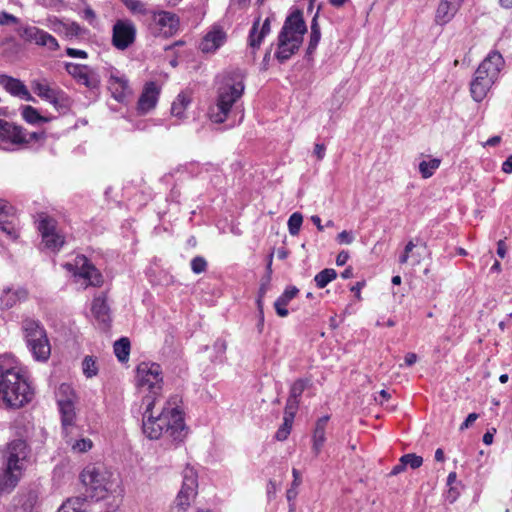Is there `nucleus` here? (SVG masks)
<instances>
[{"mask_svg": "<svg viewBox=\"0 0 512 512\" xmlns=\"http://www.w3.org/2000/svg\"><path fill=\"white\" fill-rule=\"evenodd\" d=\"M0 140L13 146H24L45 140V133L27 132L23 127L0 119Z\"/></svg>", "mask_w": 512, "mask_h": 512, "instance_id": "nucleus-7", "label": "nucleus"}, {"mask_svg": "<svg viewBox=\"0 0 512 512\" xmlns=\"http://www.w3.org/2000/svg\"><path fill=\"white\" fill-rule=\"evenodd\" d=\"M59 412L61 416V424L65 436L68 437L72 428L76 424V411H75V403H67L63 405H58Z\"/></svg>", "mask_w": 512, "mask_h": 512, "instance_id": "nucleus-30", "label": "nucleus"}, {"mask_svg": "<svg viewBox=\"0 0 512 512\" xmlns=\"http://www.w3.org/2000/svg\"><path fill=\"white\" fill-rule=\"evenodd\" d=\"M159 95L160 88L155 82L146 83L137 102L138 113L145 115L153 110L157 105Z\"/></svg>", "mask_w": 512, "mask_h": 512, "instance_id": "nucleus-18", "label": "nucleus"}, {"mask_svg": "<svg viewBox=\"0 0 512 512\" xmlns=\"http://www.w3.org/2000/svg\"><path fill=\"white\" fill-rule=\"evenodd\" d=\"M18 217L15 209L8 202L0 200V230L10 239L18 238Z\"/></svg>", "mask_w": 512, "mask_h": 512, "instance_id": "nucleus-16", "label": "nucleus"}, {"mask_svg": "<svg viewBox=\"0 0 512 512\" xmlns=\"http://www.w3.org/2000/svg\"><path fill=\"white\" fill-rule=\"evenodd\" d=\"M32 89L37 96L51 103L59 113L69 110L70 99L62 90L51 87L45 81L34 82Z\"/></svg>", "mask_w": 512, "mask_h": 512, "instance_id": "nucleus-10", "label": "nucleus"}, {"mask_svg": "<svg viewBox=\"0 0 512 512\" xmlns=\"http://www.w3.org/2000/svg\"><path fill=\"white\" fill-rule=\"evenodd\" d=\"M303 223V216L299 212H294L288 219V230L292 236H297Z\"/></svg>", "mask_w": 512, "mask_h": 512, "instance_id": "nucleus-44", "label": "nucleus"}, {"mask_svg": "<svg viewBox=\"0 0 512 512\" xmlns=\"http://www.w3.org/2000/svg\"><path fill=\"white\" fill-rule=\"evenodd\" d=\"M65 268L87 281V285L100 287L103 276L93 263L84 255H77L72 263H66Z\"/></svg>", "mask_w": 512, "mask_h": 512, "instance_id": "nucleus-9", "label": "nucleus"}, {"mask_svg": "<svg viewBox=\"0 0 512 512\" xmlns=\"http://www.w3.org/2000/svg\"><path fill=\"white\" fill-rule=\"evenodd\" d=\"M326 153V146L322 143H315L313 154L317 158L318 161L324 159Z\"/></svg>", "mask_w": 512, "mask_h": 512, "instance_id": "nucleus-55", "label": "nucleus"}, {"mask_svg": "<svg viewBox=\"0 0 512 512\" xmlns=\"http://www.w3.org/2000/svg\"><path fill=\"white\" fill-rule=\"evenodd\" d=\"M178 26L179 18L174 13L160 11L152 17L151 29L155 35L172 36L178 30Z\"/></svg>", "mask_w": 512, "mask_h": 512, "instance_id": "nucleus-14", "label": "nucleus"}, {"mask_svg": "<svg viewBox=\"0 0 512 512\" xmlns=\"http://www.w3.org/2000/svg\"><path fill=\"white\" fill-rule=\"evenodd\" d=\"M191 102V97L186 92H181L178 94L176 99L173 101L171 106V113L175 117L181 119L184 115V112L188 105Z\"/></svg>", "mask_w": 512, "mask_h": 512, "instance_id": "nucleus-34", "label": "nucleus"}, {"mask_svg": "<svg viewBox=\"0 0 512 512\" xmlns=\"http://www.w3.org/2000/svg\"><path fill=\"white\" fill-rule=\"evenodd\" d=\"M114 353L120 362H126L130 354V341L122 337L114 343Z\"/></svg>", "mask_w": 512, "mask_h": 512, "instance_id": "nucleus-37", "label": "nucleus"}, {"mask_svg": "<svg viewBox=\"0 0 512 512\" xmlns=\"http://www.w3.org/2000/svg\"><path fill=\"white\" fill-rule=\"evenodd\" d=\"M336 277L337 272L334 269L326 268L315 275L314 281L319 289H323Z\"/></svg>", "mask_w": 512, "mask_h": 512, "instance_id": "nucleus-39", "label": "nucleus"}, {"mask_svg": "<svg viewBox=\"0 0 512 512\" xmlns=\"http://www.w3.org/2000/svg\"><path fill=\"white\" fill-rule=\"evenodd\" d=\"M82 371L86 378H92L98 374L99 367L93 356H86L82 361Z\"/></svg>", "mask_w": 512, "mask_h": 512, "instance_id": "nucleus-43", "label": "nucleus"}, {"mask_svg": "<svg viewBox=\"0 0 512 512\" xmlns=\"http://www.w3.org/2000/svg\"><path fill=\"white\" fill-rule=\"evenodd\" d=\"M84 499L80 497L67 499L57 512H85Z\"/></svg>", "mask_w": 512, "mask_h": 512, "instance_id": "nucleus-40", "label": "nucleus"}, {"mask_svg": "<svg viewBox=\"0 0 512 512\" xmlns=\"http://www.w3.org/2000/svg\"><path fill=\"white\" fill-rule=\"evenodd\" d=\"M136 383L139 388L146 389L150 393L143 398L145 410L142 431L144 435L151 440L162 438L171 444L182 443L188 434V427L180 407L182 399L179 395L169 397L161 412L157 416L153 415V408L163 388L161 366L154 362H141L136 369Z\"/></svg>", "mask_w": 512, "mask_h": 512, "instance_id": "nucleus-1", "label": "nucleus"}, {"mask_svg": "<svg viewBox=\"0 0 512 512\" xmlns=\"http://www.w3.org/2000/svg\"><path fill=\"white\" fill-rule=\"evenodd\" d=\"M33 389L14 359H0V407L19 409L33 398Z\"/></svg>", "mask_w": 512, "mask_h": 512, "instance_id": "nucleus-2", "label": "nucleus"}, {"mask_svg": "<svg viewBox=\"0 0 512 512\" xmlns=\"http://www.w3.org/2000/svg\"><path fill=\"white\" fill-rule=\"evenodd\" d=\"M417 361V355L415 353H407L405 355V364L407 366H412L413 364H415Z\"/></svg>", "mask_w": 512, "mask_h": 512, "instance_id": "nucleus-64", "label": "nucleus"}, {"mask_svg": "<svg viewBox=\"0 0 512 512\" xmlns=\"http://www.w3.org/2000/svg\"><path fill=\"white\" fill-rule=\"evenodd\" d=\"M299 290L295 286H290L285 289V291L277 298L274 303V308L279 317H286L289 314L287 305L290 303L292 299H294Z\"/></svg>", "mask_w": 512, "mask_h": 512, "instance_id": "nucleus-31", "label": "nucleus"}, {"mask_svg": "<svg viewBox=\"0 0 512 512\" xmlns=\"http://www.w3.org/2000/svg\"><path fill=\"white\" fill-rule=\"evenodd\" d=\"M91 313L101 329L106 330L109 328L111 315L106 293L102 292L94 297L91 305Z\"/></svg>", "mask_w": 512, "mask_h": 512, "instance_id": "nucleus-19", "label": "nucleus"}, {"mask_svg": "<svg viewBox=\"0 0 512 512\" xmlns=\"http://www.w3.org/2000/svg\"><path fill=\"white\" fill-rule=\"evenodd\" d=\"M37 499V494L34 491H28L19 496L17 506L21 512H33Z\"/></svg>", "mask_w": 512, "mask_h": 512, "instance_id": "nucleus-36", "label": "nucleus"}, {"mask_svg": "<svg viewBox=\"0 0 512 512\" xmlns=\"http://www.w3.org/2000/svg\"><path fill=\"white\" fill-rule=\"evenodd\" d=\"M506 245L503 240H499L497 243V254L500 258H504L506 255Z\"/></svg>", "mask_w": 512, "mask_h": 512, "instance_id": "nucleus-61", "label": "nucleus"}, {"mask_svg": "<svg viewBox=\"0 0 512 512\" xmlns=\"http://www.w3.org/2000/svg\"><path fill=\"white\" fill-rule=\"evenodd\" d=\"M83 484L92 492L93 497L103 498L113 489V473L104 465L90 464L81 473Z\"/></svg>", "mask_w": 512, "mask_h": 512, "instance_id": "nucleus-6", "label": "nucleus"}, {"mask_svg": "<svg viewBox=\"0 0 512 512\" xmlns=\"http://www.w3.org/2000/svg\"><path fill=\"white\" fill-rule=\"evenodd\" d=\"M65 52H66V55H68L69 57H73V58L86 59L88 57L87 52L84 50H80V49L68 47V48H66Z\"/></svg>", "mask_w": 512, "mask_h": 512, "instance_id": "nucleus-54", "label": "nucleus"}, {"mask_svg": "<svg viewBox=\"0 0 512 512\" xmlns=\"http://www.w3.org/2000/svg\"><path fill=\"white\" fill-rule=\"evenodd\" d=\"M21 116L27 123L32 125L48 123L55 118L52 116L41 115L36 108L30 105H25L21 107Z\"/></svg>", "mask_w": 512, "mask_h": 512, "instance_id": "nucleus-32", "label": "nucleus"}, {"mask_svg": "<svg viewBox=\"0 0 512 512\" xmlns=\"http://www.w3.org/2000/svg\"><path fill=\"white\" fill-rule=\"evenodd\" d=\"M502 171L504 173H512V155H510L502 164Z\"/></svg>", "mask_w": 512, "mask_h": 512, "instance_id": "nucleus-60", "label": "nucleus"}, {"mask_svg": "<svg viewBox=\"0 0 512 512\" xmlns=\"http://www.w3.org/2000/svg\"><path fill=\"white\" fill-rule=\"evenodd\" d=\"M108 88L111 91L112 97L118 102H125L131 95L127 78L116 69L110 71Z\"/></svg>", "mask_w": 512, "mask_h": 512, "instance_id": "nucleus-17", "label": "nucleus"}, {"mask_svg": "<svg viewBox=\"0 0 512 512\" xmlns=\"http://www.w3.org/2000/svg\"><path fill=\"white\" fill-rule=\"evenodd\" d=\"M29 448L26 441L16 439L7 444L5 459L6 465L24 470L28 458Z\"/></svg>", "mask_w": 512, "mask_h": 512, "instance_id": "nucleus-15", "label": "nucleus"}, {"mask_svg": "<svg viewBox=\"0 0 512 512\" xmlns=\"http://www.w3.org/2000/svg\"><path fill=\"white\" fill-rule=\"evenodd\" d=\"M197 473L194 468L187 466L183 470V482L170 512H186L191 501L197 494Z\"/></svg>", "mask_w": 512, "mask_h": 512, "instance_id": "nucleus-8", "label": "nucleus"}, {"mask_svg": "<svg viewBox=\"0 0 512 512\" xmlns=\"http://www.w3.org/2000/svg\"><path fill=\"white\" fill-rule=\"evenodd\" d=\"M329 420V416H323L316 422V426L312 437V451L315 456H318L322 450V447L326 441V427Z\"/></svg>", "mask_w": 512, "mask_h": 512, "instance_id": "nucleus-29", "label": "nucleus"}, {"mask_svg": "<svg viewBox=\"0 0 512 512\" xmlns=\"http://www.w3.org/2000/svg\"><path fill=\"white\" fill-rule=\"evenodd\" d=\"M298 495L297 487L292 486L287 490L286 497L289 502L293 501Z\"/></svg>", "mask_w": 512, "mask_h": 512, "instance_id": "nucleus-62", "label": "nucleus"}, {"mask_svg": "<svg viewBox=\"0 0 512 512\" xmlns=\"http://www.w3.org/2000/svg\"><path fill=\"white\" fill-rule=\"evenodd\" d=\"M32 43L38 46L46 47L50 51H56L60 47L57 39L42 29L39 30V33Z\"/></svg>", "mask_w": 512, "mask_h": 512, "instance_id": "nucleus-35", "label": "nucleus"}, {"mask_svg": "<svg viewBox=\"0 0 512 512\" xmlns=\"http://www.w3.org/2000/svg\"><path fill=\"white\" fill-rule=\"evenodd\" d=\"M400 462L410 466L412 469H417L423 464V458L414 453H408L400 458Z\"/></svg>", "mask_w": 512, "mask_h": 512, "instance_id": "nucleus-46", "label": "nucleus"}, {"mask_svg": "<svg viewBox=\"0 0 512 512\" xmlns=\"http://www.w3.org/2000/svg\"><path fill=\"white\" fill-rule=\"evenodd\" d=\"M227 36L223 28L219 25H214L203 37L199 48L204 53H214L225 42Z\"/></svg>", "mask_w": 512, "mask_h": 512, "instance_id": "nucleus-22", "label": "nucleus"}, {"mask_svg": "<svg viewBox=\"0 0 512 512\" xmlns=\"http://www.w3.org/2000/svg\"><path fill=\"white\" fill-rule=\"evenodd\" d=\"M20 328L33 359L47 362L51 355V344L42 322L31 316H23Z\"/></svg>", "mask_w": 512, "mask_h": 512, "instance_id": "nucleus-5", "label": "nucleus"}, {"mask_svg": "<svg viewBox=\"0 0 512 512\" xmlns=\"http://www.w3.org/2000/svg\"><path fill=\"white\" fill-rule=\"evenodd\" d=\"M208 263L202 256H196L191 260V270L195 274L203 273L207 270Z\"/></svg>", "mask_w": 512, "mask_h": 512, "instance_id": "nucleus-50", "label": "nucleus"}, {"mask_svg": "<svg viewBox=\"0 0 512 512\" xmlns=\"http://www.w3.org/2000/svg\"><path fill=\"white\" fill-rule=\"evenodd\" d=\"M293 422V420L283 418V423L275 434V438L278 441H284L288 438L292 429Z\"/></svg>", "mask_w": 512, "mask_h": 512, "instance_id": "nucleus-45", "label": "nucleus"}, {"mask_svg": "<svg viewBox=\"0 0 512 512\" xmlns=\"http://www.w3.org/2000/svg\"><path fill=\"white\" fill-rule=\"evenodd\" d=\"M479 415L477 413H470L465 421L460 425V430L463 431L468 429L477 419Z\"/></svg>", "mask_w": 512, "mask_h": 512, "instance_id": "nucleus-56", "label": "nucleus"}, {"mask_svg": "<svg viewBox=\"0 0 512 512\" xmlns=\"http://www.w3.org/2000/svg\"><path fill=\"white\" fill-rule=\"evenodd\" d=\"M349 259V253L347 251H341L336 257V264L338 266H343Z\"/></svg>", "mask_w": 512, "mask_h": 512, "instance_id": "nucleus-58", "label": "nucleus"}, {"mask_svg": "<svg viewBox=\"0 0 512 512\" xmlns=\"http://www.w3.org/2000/svg\"><path fill=\"white\" fill-rule=\"evenodd\" d=\"M496 433L495 428H491L487 430V432L483 435V443L486 445H491L493 443L494 434Z\"/></svg>", "mask_w": 512, "mask_h": 512, "instance_id": "nucleus-57", "label": "nucleus"}, {"mask_svg": "<svg viewBox=\"0 0 512 512\" xmlns=\"http://www.w3.org/2000/svg\"><path fill=\"white\" fill-rule=\"evenodd\" d=\"M495 82L492 78L486 75H478V72L475 71V76L470 84L472 98L477 102L482 101Z\"/></svg>", "mask_w": 512, "mask_h": 512, "instance_id": "nucleus-24", "label": "nucleus"}, {"mask_svg": "<svg viewBox=\"0 0 512 512\" xmlns=\"http://www.w3.org/2000/svg\"><path fill=\"white\" fill-rule=\"evenodd\" d=\"M40 28L36 26H30V25H19L15 28V31L19 35L21 39H23L26 42L32 43L39 33Z\"/></svg>", "mask_w": 512, "mask_h": 512, "instance_id": "nucleus-41", "label": "nucleus"}, {"mask_svg": "<svg viewBox=\"0 0 512 512\" xmlns=\"http://www.w3.org/2000/svg\"><path fill=\"white\" fill-rule=\"evenodd\" d=\"M270 30L271 28L269 18H266L261 26L260 18H257L254 21L248 37L249 46L253 51L260 47L263 39L270 33Z\"/></svg>", "mask_w": 512, "mask_h": 512, "instance_id": "nucleus-25", "label": "nucleus"}, {"mask_svg": "<svg viewBox=\"0 0 512 512\" xmlns=\"http://www.w3.org/2000/svg\"><path fill=\"white\" fill-rule=\"evenodd\" d=\"M441 164V160L438 158H433L428 161L423 160L419 163V172L422 178L427 179L430 178L435 171L439 168Z\"/></svg>", "mask_w": 512, "mask_h": 512, "instance_id": "nucleus-38", "label": "nucleus"}, {"mask_svg": "<svg viewBox=\"0 0 512 512\" xmlns=\"http://www.w3.org/2000/svg\"><path fill=\"white\" fill-rule=\"evenodd\" d=\"M23 470L6 465V469L0 475V493L11 492L22 477Z\"/></svg>", "mask_w": 512, "mask_h": 512, "instance_id": "nucleus-28", "label": "nucleus"}, {"mask_svg": "<svg viewBox=\"0 0 512 512\" xmlns=\"http://www.w3.org/2000/svg\"><path fill=\"white\" fill-rule=\"evenodd\" d=\"M306 31L302 12L296 10L287 17L278 36V48L275 53L278 61H287L299 50Z\"/></svg>", "mask_w": 512, "mask_h": 512, "instance_id": "nucleus-4", "label": "nucleus"}, {"mask_svg": "<svg viewBox=\"0 0 512 512\" xmlns=\"http://www.w3.org/2000/svg\"><path fill=\"white\" fill-rule=\"evenodd\" d=\"M354 239H355V237H354L353 233L351 231H347V230L340 232L336 237V241L339 244H347V245L351 244L354 241Z\"/></svg>", "mask_w": 512, "mask_h": 512, "instance_id": "nucleus-52", "label": "nucleus"}, {"mask_svg": "<svg viewBox=\"0 0 512 512\" xmlns=\"http://www.w3.org/2000/svg\"><path fill=\"white\" fill-rule=\"evenodd\" d=\"M505 61L498 51H491L477 68L478 75H486L493 80H497L500 71L504 67Z\"/></svg>", "mask_w": 512, "mask_h": 512, "instance_id": "nucleus-20", "label": "nucleus"}, {"mask_svg": "<svg viewBox=\"0 0 512 512\" xmlns=\"http://www.w3.org/2000/svg\"><path fill=\"white\" fill-rule=\"evenodd\" d=\"M38 230L48 249L57 251L63 246L64 237L57 232L56 221L45 213L38 215Z\"/></svg>", "mask_w": 512, "mask_h": 512, "instance_id": "nucleus-12", "label": "nucleus"}, {"mask_svg": "<svg viewBox=\"0 0 512 512\" xmlns=\"http://www.w3.org/2000/svg\"><path fill=\"white\" fill-rule=\"evenodd\" d=\"M292 475H293L292 486L298 487L302 482L301 473L299 472V470L293 468Z\"/></svg>", "mask_w": 512, "mask_h": 512, "instance_id": "nucleus-59", "label": "nucleus"}, {"mask_svg": "<svg viewBox=\"0 0 512 512\" xmlns=\"http://www.w3.org/2000/svg\"><path fill=\"white\" fill-rule=\"evenodd\" d=\"M48 27L58 35L67 38L79 37L85 30L77 22H64L57 17L48 18Z\"/></svg>", "mask_w": 512, "mask_h": 512, "instance_id": "nucleus-23", "label": "nucleus"}, {"mask_svg": "<svg viewBox=\"0 0 512 512\" xmlns=\"http://www.w3.org/2000/svg\"><path fill=\"white\" fill-rule=\"evenodd\" d=\"M320 38H321V33H315V32H311L310 33V40H309V45H308V53H312L316 47L318 46V43L320 41Z\"/></svg>", "mask_w": 512, "mask_h": 512, "instance_id": "nucleus-53", "label": "nucleus"}, {"mask_svg": "<svg viewBox=\"0 0 512 512\" xmlns=\"http://www.w3.org/2000/svg\"><path fill=\"white\" fill-rule=\"evenodd\" d=\"M93 442L89 438H81L71 444V448L74 452L84 453L92 449Z\"/></svg>", "mask_w": 512, "mask_h": 512, "instance_id": "nucleus-47", "label": "nucleus"}, {"mask_svg": "<svg viewBox=\"0 0 512 512\" xmlns=\"http://www.w3.org/2000/svg\"><path fill=\"white\" fill-rule=\"evenodd\" d=\"M65 71L79 84L90 90L97 89L100 85L98 73L88 65L67 62L65 63Z\"/></svg>", "mask_w": 512, "mask_h": 512, "instance_id": "nucleus-13", "label": "nucleus"}, {"mask_svg": "<svg viewBox=\"0 0 512 512\" xmlns=\"http://www.w3.org/2000/svg\"><path fill=\"white\" fill-rule=\"evenodd\" d=\"M406 467H407L406 464H404L403 462L399 461V463L392 468L390 474L391 475H398L401 472H403L406 469Z\"/></svg>", "mask_w": 512, "mask_h": 512, "instance_id": "nucleus-63", "label": "nucleus"}, {"mask_svg": "<svg viewBox=\"0 0 512 512\" xmlns=\"http://www.w3.org/2000/svg\"><path fill=\"white\" fill-rule=\"evenodd\" d=\"M56 400L58 405L75 403L76 394L72 386L68 383H62L56 390Z\"/></svg>", "mask_w": 512, "mask_h": 512, "instance_id": "nucleus-33", "label": "nucleus"}, {"mask_svg": "<svg viewBox=\"0 0 512 512\" xmlns=\"http://www.w3.org/2000/svg\"><path fill=\"white\" fill-rule=\"evenodd\" d=\"M299 403H300V401H298V400L288 398L287 402H286L283 418L290 419V420L294 421V417L298 410Z\"/></svg>", "mask_w": 512, "mask_h": 512, "instance_id": "nucleus-48", "label": "nucleus"}, {"mask_svg": "<svg viewBox=\"0 0 512 512\" xmlns=\"http://www.w3.org/2000/svg\"><path fill=\"white\" fill-rule=\"evenodd\" d=\"M244 76L240 71L229 72L223 76L217 89L216 102L209 108V118L214 123L225 122L229 114L237 108L244 93Z\"/></svg>", "mask_w": 512, "mask_h": 512, "instance_id": "nucleus-3", "label": "nucleus"}, {"mask_svg": "<svg viewBox=\"0 0 512 512\" xmlns=\"http://www.w3.org/2000/svg\"><path fill=\"white\" fill-rule=\"evenodd\" d=\"M0 85L13 96L26 101L32 100L27 87L19 79L7 75H0Z\"/></svg>", "mask_w": 512, "mask_h": 512, "instance_id": "nucleus-26", "label": "nucleus"}, {"mask_svg": "<svg viewBox=\"0 0 512 512\" xmlns=\"http://www.w3.org/2000/svg\"><path fill=\"white\" fill-rule=\"evenodd\" d=\"M308 379L299 378L294 381V383L290 387L289 397L290 399L300 401V398L304 392V390L309 385Z\"/></svg>", "mask_w": 512, "mask_h": 512, "instance_id": "nucleus-42", "label": "nucleus"}, {"mask_svg": "<svg viewBox=\"0 0 512 512\" xmlns=\"http://www.w3.org/2000/svg\"><path fill=\"white\" fill-rule=\"evenodd\" d=\"M136 26L129 19H118L112 28V45L118 50H126L136 40Z\"/></svg>", "mask_w": 512, "mask_h": 512, "instance_id": "nucleus-11", "label": "nucleus"}, {"mask_svg": "<svg viewBox=\"0 0 512 512\" xmlns=\"http://www.w3.org/2000/svg\"><path fill=\"white\" fill-rule=\"evenodd\" d=\"M15 24L17 27L22 25L17 17L7 12L0 13V25H11Z\"/></svg>", "mask_w": 512, "mask_h": 512, "instance_id": "nucleus-51", "label": "nucleus"}, {"mask_svg": "<svg viewBox=\"0 0 512 512\" xmlns=\"http://www.w3.org/2000/svg\"><path fill=\"white\" fill-rule=\"evenodd\" d=\"M122 3L132 13L144 14L146 12L145 4L140 0H121Z\"/></svg>", "mask_w": 512, "mask_h": 512, "instance_id": "nucleus-49", "label": "nucleus"}, {"mask_svg": "<svg viewBox=\"0 0 512 512\" xmlns=\"http://www.w3.org/2000/svg\"><path fill=\"white\" fill-rule=\"evenodd\" d=\"M465 0H440L434 21L437 25L444 26L451 22Z\"/></svg>", "mask_w": 512, "mask_h": 512, "instance_id": "nucleus-21", "label": "nucleus"}, {"mask_svg": "<svg viewBox=\"0 0 512 512\" xmlns=\"http://www.w3.org/2000/svg\"><path fill=\"white\" fill-rule=\"evenodd\" d=\"M28 298V291L23 287L5 288L0 296V304L3 309H10Z\"/></svg>", "mask_w": 512, "mask_h": 512, "instance_id": "nucleus-27", "label": "nucleus"}]
</instances>
